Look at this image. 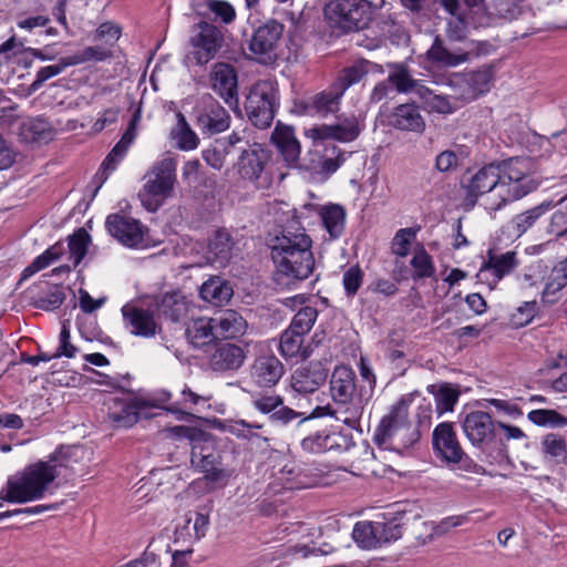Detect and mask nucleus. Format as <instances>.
I'll use <instances>...</instances> for the list:
<instances>
[{
  "mask_svg": "<svg viewBox=\"0 0 567 567\" xmlns=\"http://www.w3.org/2000/svg\"><path fill=\"white\" fill-rule=\"evenodd\" d=\"M312 240L303 228L286 227L270 245L277 286L290 288L310 277L315 269Z\"/></svg>",
  "mask_w": 567,
  "mask_h": 567,
  "instance_id": "nucleus-1",
  "label": "nucleus"
},
{
  "mask_svg": "<svg viewBox=\"0 0 567 567\" xmlns=\"http://www.w3.org/2000/svg\"><path fill=\"white\" fill-rule=\"evenodd\" d=\"M68 467L63 449L52 453L47 461L27 466L22 472L9 477L7 486L0 491V498L10 503H27L44 496L49 485Z\"/></svg>",
  "mask_w": 567,
  "mask_h": 567,
  "instance_id": "nucleus-2",
  "label": "nucleus"
},
{
  "mask_svg": "<svg viewBox=\"0 0 567 567\" xmlns=\"http://www.w3.org/2000/svg\"><path fill=\"white\" fill-rule=\"evenodd\" d=\"M420 436V430L409 422L406 408L401 400L381 419L374 431L373 442L379 447L403 454Z\"/></svg>",
  "mask_w": 567,
  "mask_h": 567,
  "instance_id": "nucleus-3",
  "label": "nucleus"
},
{
  "mask_svg": "<svg viewBox=\"0 0 567 567\" xmlns=\"http://www.w3.org/2000/svg\"><path fill=\"white\" fill-rule=\"evenodd\" d=\"M495 165L499 169V202L494 209L518 200L538 187V183L532 177L529 158L512 157Z\"/></svg>",
  "mask_w": 567,
  "mask_h": 567,
  "instance_id": "nucleus-4",
  "label": "nucleus"
},
{
  "mask_svg": "<svg viewBox=\"0 0 567 567\" xmlns=\"http://www.w3.org/2000/svg\"><path fill=\"white\" fill-rule=\"evenodd\" d=\"M145 183L138 193L142 205L152 213L158 210L173 196L176 183V161L165 157L156 162L144 176Z\"/></svg>",
  "mask_w": 567,
  "mask_h": 567,
  "instance_id": "nucleus-5",
  "label": "nucleus"
},
{
  "mask_svg": "<svg viewBox=\"0 0 567 567\" xmlns=\"http://www.w3.org/2000/svg\"><path fill=\"white\" fill-rule=\"evenodd\" d=\"M324 16L331 28L358 31L369 24L371 7L368 0H333L326 6Z\"/></svg>",
  "mask_w": 567,
  "mask_h": 567,
  "instance_id": "nucleus-6",
  "label": "nucleus"
},
{
  "mask_svg": "<svg viewBox=\"0 0 567 567\" xmlns=\"http://www.w3.org/2000/svg\"><path fill=\"white\" fill-rule=\"evenodd\" d=\"M433 449L437 456L449 464H456L457 468L467 473L480 474L483 468L464 453L453 424L440 423L433 431Z\"/></svg>",
  "mask_w": 567,
  "mask_h": 567,
  "instance_id": "nucleus-7",
  "label": "nucleus"
},
{
  "mask_svg": "<svg viewBox=\"0 0 567 567\" xmlns=\"http://www.w3.org/2000/svg\"><path fill=\"white\" fill-rule=\"evenodd\" d=\"M284 31L285 25L274 19L259 25L249 40L251 59L262 65H274L281 54Z\"/></svg>",
  "mask_w": 567,
  "mask_h": 567,
  "instance_id": "nucleus-8",
  "label": "nucleus"
},
{
  "mask_svg": "<svg viewBox=\"0 0 567 567\" xmlns=\"http://www.w3.org/2000/svg\"><path fill=\"white\" fill-rule=\"evenodd\" d=\"M461 187L464 192V202L470 207L488 192H494V196L499 199V169L495 163H491L475 172L467 171L461 179Z\"/></svg>",
  "mask_w": 567,
  "mask_h": 567,
  "instance_id": "nucleus-9",
  "label": "nucleus"
},
{
  "mask_svg": "<svg viewBox=\"0 0 567 567\" xmlns=\"http://www.w3.org/2000/svg\"><path fill=\"white\" fill-rule=\"evenodd\" d=\"M225 42L224 32L217 25L200 21L189 39L192 54L197 64H206L216 56Z\"/></svg>",
  "mask_w": 567,
  "mask_h": 567,
  "instance_id": "nucleus-10",
  "label": "nucleus"
},
{
  "mask_svg": "<svg viewBox=\"0 0 567 567\" xmlns=\"http://www.w3.org/2000/svg\"><path fill=\"white\" fill-rule=\"evenodd\" d=\"M275 92L268 83L252 86L246 97L245 111L249 121L259 128L270 126L275 117Z\"/></svg>",
  "mask_w": 567,
  "mask_h": 567,
  "instance_id": "nucleus-11",
  "label": "nucleus"
},
{
  "mask_svg": "<svg viewBox=\"0 0 567 567\" xmlns=\"http://www.w3.org/2000/svg\"><path fill=\"white\" fill-rule=\"evenodd\" d=\"M518 264L516 251L501 252L497 249H489L477 278L481 282L487 284L489 289H494L497 282L509 275Z\"/></svg>",
  "mask_w": 567,
  "mask_h": 567,
  "instance_id": "nucleus-12",
  "label": "nucleus"
},
{
  "mask_svg": "<svg viewBox=\"0 0 567 567\" xmlns=\"http://www.w3.org/2000/svg\"><path fill=\"white\" fill-rule=\"evenodd\" d=\"M209 85L231 109L238 105V74L234 65L217 62L209 72Z\"/></svg>",
  "mask_w": 567,
  "mask_h": 567,
  "instance_id": "nucleus-13",
  "label": "nucleus"
},
{
  "mask_svg": "<svg viewBox=\"0 0 567 567\" xmlns=\"http://www.w3.org/2000/svg\"><path fill=\"white\" fill-rule=\"evenodd\" d=\"M463 431L468 441L481 450L487 449L496 437L497 424L484 411L468 413L462 423Z\"/></svg>",
  "mask_w": 567,
  "mask_h": 567,
  "instance_id": "nucleus-14",
  "label": "nucleus"
},
{
  "mask_svg": "<svg viewBox=\"0 0 567 567\" xmlns=\"http://www.w3.org/2000/svg\"><path fill=\"white\" fill-rule=\"evenodd\" d=\"M230 116L227 111L210 95L203 99L197 107L196 125L202 134L214 135L229 127Z\"/></svg>",
  "mask_w": 567,
  "mask_h": 567,
  "instance_id": "nucleus-15",
  "label": "nucleus"
},
{
  "mask_svg": "<svg viewBox=\"0 0 567 567\" xmlns=\"http://www.w3.org/2000/svg\"><path fill=\"white\" fill-rule=\"evenodd\" d=\"M105 226L114 238L127 247H138L144 241L143 226L135 218L111 214L106 218Z\"/></svg>",
  "mask_w": 567,
  "mask_h": 567,
  "instance_id": "nucleus-16",
  "label": "nucleus"
},
{
  "mask_svg": "<svg viewBox=\"0 0 567 567\" xmlns=\"http://www.w3.org/2000/svg\"><path fill=\"white\" fill-rule=\"evenodd\" d=\"M285 373L282 362L272 353L258 355L249 369V378L258 388H272Z\"/></svg>",
  "mask_w": 567,
  "mask_h": 567,
  "instance_id": "nucleus-17",
  "label": "nucleus"
},
{
  "mask_svg": "<svg viewBox=\"0 0 567 567\" xmlns=\"http://www.w3.org/2000/svg\"><path fill=\"white\" fill-rule=\"evenodd\" d=\"M310 136L313 141H338L349 143L354 141L361 133V127L357 117L339 118L336 124H321L310 128Z\"/></svg>",
  "mask_w": 567,
  "mask_h": 567,
  "instance_id": "nucleus-18",
  "label": "nucleus"
},
{
  "mask_svg": "<svg viewBox=\"0 0 567 567\" xmlns=\"http://www.w3.org/2000/svg\"><path fill=\"white\" fill-rule=\"evenodd\" d=\"M142 118V107L138 105L130 122L128 125L123 133L121 140L114 145V147L111 150V152L107 154L105 159L102 163V174L104 175L103 181H106L109 175L115 171L118 163L124 158L126 155L130 146L133 144L137 136V127L140 125Z\"/></svg>",
  "mask_w": 567,
  "mask_h": 567,
  "instance_id": "nucleus-19",
  "label": "nucleus"
},
{
  "mask_svg": "<svg viewBox=\"0 0 567 567\" xmlns=\"http://www.w3.org/2000/svg\"><path fill=\"white\" fill-rule=\"evenodd\" d=\"M269 159L270 153L261 144L254 143L241 151L234 167L241 178L254 182L260 177Z\"/></svg>",
  "mask_w": 567,
  "mask_h": 567,
  "instance_id": "nucleus-20",
  "label": "nucleus"
},
{
  "mask_svg": "<svg viewBox=\"0 0 567 567\" xmlns=\"http://www.w3.org/2000/svg\"><path fill=\"white\" fill-rule=\"evenodd\" d=\"M328 370L320 361L299 367L291 375V388L300 394L316 392L327 380Z\"/></svg>",
  "mask_w": 567,
  "mask_h": 567,
  "instance_id": "nucleus-21",
  "label": "nucleus"
},
{
  "mask_svg": "<svg viewBox=\"0 0 567 567\" xmlns=\"http://www.w3.org/2000/svg\"><path fill=\"white\" fill-rule=\"evenodd\" d=\"M246 359L244 349L228 342L215 343L208 355V365L215 372L238 370Z\"/></svg>",
  "mask_w": 567,
  "mask_h": 567,
  "instance_id": "nucleus-22",
  "label": "nucleus"
},
{
  "mask_svg": "<svg viewBox=\"0 0 567 567\" xmlns=\"http://www.w3.org/2000/svg\"><path fill=\"white\" fill-rule=\"evenodd\" d=\"M122 315L125 326L135 336L144 338L154 337L159 328L152 311L134 303L124 305L122 307Z\"/></svg>",
  "mask_w": 567,
  "mask_h": 567,
  "instance_id": "nucleus-23",
  "label": "nucleus"
},
{
  "mask_svg": "<svg viewBox=\"0 0 567 567\" xmlns=\"http://www.w3.org/2000/svg\"><path fill=\"white\" fill-rule=\"evenodd\" d=\"M355 373L347 365H337L330 378V393L334 404L347 403L359 398L355 394Z\"/></svg>",
  "mask_w": 567,
  "mask_h": 567,
  "instance_id": "nucleus-24",
  "label": "nucleus"
},
{
  "mask_svg": "<svg viewBox=\"0 0 567 567\" xmlns=\"http://www.w3.org/2000/svg\"><path fill=\"white\" fill-rule=\"evenodd\" d=\"M343 92L338 90L336 84L331 83L323 91L315 94L305 102L303 110L308 114L328 116L336 114L340 110Z\"/></svg>",
  "mask_w": 567,
  "mask_h": 567,
  "instance_id": "nucleus-25",
  "label": "nucleus"
},
{
  "mask_svg": "<svg viewBox=\"0 0 567 567\" xmlns=\"http://www.w3.org/2000/svg\"><path fill=\"white\" fill-rule=\"evenodd\" d=\"M145 406L141 400H122L112 398L109 402V419L117 427L133 426L140 417V411Z\"/></svg>",
  "mask_w": 567,
  "mask_h": 567,
  "instance_id": "nucleus-26",
  "label": "nucleus"
},
{
  "mask_svg": "<svg viewBox=\"0 0 567 567\" xmlns=\"http://www.w3.org/2000/svg\"><path fill=\"white\" fill-rule=\"evenodd\" d=\"M367 401L368 399H363L362 394L359 393V398L350 400L347 403L336 404V409L331 405L318 406L316 409V414L319 416L332 415L350 427H355L363 414Z\"/></svg>",
  "mask_w": 567,
  "mask_h": 567,
  "instance_id": "nucleus-27",
  "label": "nucleus"
},
{
  "mask_svg": "<svg viewBox=\"0 0 567 567\" xmlns=\"http://www.w3.org/2000/svg\"><path fill=\"white\" fill-rule=\"evenodd\" d=\"M389 124L396 130L415 133H422L425 128V121L419 106L411 103L394 107L389 116Z\"/></svg>",
  "mask_w": 567,
  "mask_h": 567,
  "instance_id": "nucleus-28",
  "label": "nucleus"
},
{
  "mask_svg": "<svg viewBox=\"0 0 567 567\" xmlns=\"http://www.w3.org/2000/svg\"><path fill=\"white\" fill-rule=\"evenodd\" d=\"M158 313L173 322H179L188 315L189 303L181 291L165 292L156 297Z\"/></svg>",
  "mask_w": 567,
  "mask_h": 567,
  "instance_id": "nucleus-29",
  "label": "nucleus"
},
{
  "mask_svg": "<svg viewBox=\"0 0 567 567\" xmlns=\"http://www.w3.org/2000/svg\"><path fill=\"white\" fill-rule=\"evenodd\" d=\"M233 295L231 284L219 276H212L199 288L200 298L215 307L227 305Z\"/></svg>",
  "mask_w": 567,
  "mask_h": 567,
  "instance_id": "nucleus-30",
  "label": "nucleus"
},
{
  "mask_svg": "<svg viewBox=\"0 0 567 567\" xmlns=\"http://www.w3.org/2000/svg\"><path fill=\"white\" fill-rule=\"evenodd\" d=\"M18 52H22L25 54L23 59V64L25 68L31 65L32 59H39L41 61H50L54 59V55L51 54L45 49H34V48H24L23 41H18L14 35L9 38L2 44H0V64L3 62H8L12 55H16Z\"/></svg>",
  "mask_w": 567,
  "mask_h": 567,
  "instance_id": "nucleus-31",
  "label": "nucleus"
},
{
  "mask_svg": "<svg viewBox=\"0 0 567 567\" xmlns=\"http://www.w3.org/2000/svg\"><path fill=\"white\" fill-rule=\"evenodd\" d=\"M233 248L230 234L224 229L217 230L208 244L207 261L219 268L226 267L231 259Z\"/></svg>",
  "mask_w": 567,
  "mask_h": 567,
  "instance_id": "nucleus-32",
  "label": "nucleus"
},
{
  "mask_svg": "<svg viewBox=\"0 0 567 567\" xmlns=\"http://www.w3.org/2000/svg\"><path fill=\"white\" fill-rule=\"evenodd\" d=\"M472 51L457 50L451 52L440 37H435L433 44L426 52V58L433 64L443 68H455L470 61Z\"/></svg>",
  "mask_w": 567,
  "mask_h": 567,
  "instance_id": "nucleus-33",
  "label": "nucleus"
},
{
  "mask_svg": "<svg viewBox=\"0 0 567 567\" xmlns=\"http://www.w3.org/2000/svg\"><path fill=\"white\" fill-rule=\"evenodd\" d=\"M271 141L288 165L297 163L300 156V144L292 127L277 125L271 134Z\"/></svg>",
  "mask_w": 567,
  "mask_h": 567,
  "instance_id": "nucleus-34",
  "label": "nucleus"
},
{
  "mask_svg": "<svg viewBox=\"0 0 567 567\" xmlns=\"http://www.w3.org/2000/svg\"><path fill=\"white\" fill-rule=\"evenodd\" d=\"M215 333L218 339H235L245 333L247 322L240 313L228 309L213 317Z\"/></svg>",
  "mask_w": 567,
  "mask_h": 567,
  "instance_id": "nucleus-35",
  "label": "nucleus"
},
{
  "mask_svg": "<svg viewBox=\"0 0 567 567\" xmlns=\"http://www.w3.org/2000/svg\"><path fill=\"white\" fill-rule=\"evenodd\" d=\"M213 318L200 317L193 319L186 327V338L188 342L197 349H203L218 340L215 333Z\"/></svg>",
  "mask_w": 567,
  "mask_h": 567,
  "instance_id": "nucleus-36",
  "label": "nucleus"
},
{
  "mask_svg": "<svg viewBox=\"0 0 567 567\" xmlns=\"http://www.w3.org/2000/svg\"><path fill=\"white\" fill-rule=\"evenodd\" d=\"M320 218L330 239H338L344 231L346 210L341 205L329 204L320 208Z\"/></svg>",
  "mask_w": 567,
  "mask_h": 567,
  "instance_id": "nucleus-37",
  "label": "nucleus"
},
{
  "mask_svg": "<svg viewBox=\"0 0 567 567\" xmlns=\"http://www.w3.org/2000/svg\"><path fill=\"white\" fill-rule=\"evenodd\" d=\"M392 71L389 73L388 79L391 82L393 89L398 93H411L420 95V90L424 85L421 81L413 79L409 69L401 63L393 64Z\"/></svg>",
  "mask_w": 567,
  "mask_h": 567,
  "instance_id": "nucleus-38",
  "label": "nucleus"
},
{
  "mask_svg": "<svg viewBox=\"0 0 567 567\" xmlns=\"http://www.w3.org/2000/svg\"><path fill=\"white\" fill-rule=\"evenodd\" d=\"M567 286V258L558 262L550 271L542 293L544 303L553 305L557 301V292Z\"/></svg>",
  "mask_w": 567,
  "mask_h": 567,
  "instance_id": "nucleus-39",
  "label": "nucleus"
},
{
  "mask_svg": "<svg viewBox=\"0 0 567 567\" xmlns=\"http://www.w3.org/2000/svg\"><path fill=\"white\" fill-rule=\"evenodd\" d=\"M176 125L171 131V137L176 142V146L183 151L195 150L199 140L196 133L190 128L183 113L176 114Z\"/></svg>",
  "mask_w": 567,
  "mask_h": 567,
  "instance_id": "nucleus-40",
  "label": "nucleus"
},
{
  "mask_svg": "<svg viewBox=\"0 0 567 567\" xmlns=\"http://www.w3.org/2000/svg\"><path fill=\"white\" fill-rule=\"evenodd\" d=\"M305 336L287 328L280 337L279 350L282 357L286 359L300 357L306 360L309 357V352L302 347Z\"/></svg>",
  "mask_w": 567,
  "mask_h": 567,
  "instance_id": "nucleus-41",
  "label": "nucleus"
},
{
  "mask_svg": "<svg viewBox=\"0 0 567 567\" xmlns=\"http://www.w3.org/2000/svg\"><path fill=\"white\" fill-rule=\"evenodd\" d=\"M261 427V424H251L247 423L244 420H239L235 421L230 425L229 431L238 439L247 440L252 446H256L258 449H266L269 445V439L255 431L256 429Z\"/></svg>",
  "mask_w": 567,
  "mask_h": 567,
  "instance_id": "nucleus-42",
  "label": "nucleus"
},
{
  "mask_svg": "<svg viewBox=\"0 0 567 567\" xmlns=\"http://www.w3.org/2000/svg\"><path fill=\"white\" fill-rule=\"evenodd\" d=\"M542 452L556 464H565L567 461V442L557 433H548L542 440Z\"/></svg>",
  "mask_w": 567,
  "mask_h": 567,
  "instance_id": "nucleus-43",
  "label": "nucleus"
},
{
  "mask_svg": "<svg viewBox=\"0 0 567 567\" xmlns=\"http://www.w3.org/2000/svg\"><path fill=\"white\" fill-rule=\"evenodd\" d=\"M464 75L466 81L470 83V87L475 91V99L491 90V84L494 80L493 66L484 65L477 70L464 72Z\"/></svg>",
  "mask_w": 567,
  "mask_h": 567,
  "instance_id": "nucleus-44",
  "label": "nucleus"
},
{
  "mask_svg": "<svg viewBox=\"0 0 567 567\" xmlns=\"http://www.w3.org/2000/svg\"><path fill=\"white\" fill-rule=\"evenodd\" d=\"M427 390L435 398L436 412L439 415L452 411L458 400V391L450 384H442L439 388L436 385H430Z\"/></svg>",
  "mask_w": 567,
  "mask_h": 567,
  "instance_id": "nucleus-45",
  "label": "nucleus"
},
{
  "mask_svg": "<svg viewBox=\"0 0 567 567\" xmlns=\"http://www.w3.org/2000/svg\"><path fill=\"white\" fill-rule=\"evenodd\" d=\"M113 58V52L105 45L86 47L81 51L69 56L71 65L83 64L86 62H102Z\"/></svg>",
  "mask_w": 567,
  "mask_h": 567,
  "instance_id": "nucleus-46",
  "label": "nucleus"
},
{
  "mask_svg": "<svg viewBox=\"0 0 567 567\" xmlns=\"http://www.w3.org/2000/svg\"><path fill=\"white\" fill-rule=\"evenodd\" d=\"M68 239L70 259L73 261V267H76L87 252L91 237L84 228H79L73 235L69 236Z\"/></svg>",
  "mask_w": 567,
  "mask_h": 567,
  "instance_id": "nucleus-47",
  "label": "nucleus"
},
{
  "mask_svg": "<svg viewBox=\"0 0 567 567\" xmlns=\"http://www.w3.org/2000/svg\"><path fill=\"white\" fill-rule=\"evenodd\" d=\"M347 156L338 146L331 145L324 147V153L319 161V172L324 176H330L346 162Z\"/></svg>",
  "mask_w": 567,
  "mask_h": 567,
  "instance_id": "nucleus-48",
  "label": "nucleus"
},
{
  "mask_svg": "<svg viewBox=\"0 0 567 567\" xmlns=\"http://www.w3.org/2000/svg\"><path fill=\"white\" fill-rule=\"evenodd\" d=\"M527 419L538 426L565 427L567 426V417L558 413L556 410L538 409L527 414Z\"/></svg>",
  "mask_w": 567,
  "mask_h": 567,
  "instance_id": "nucleus-49",
  "label": "nucleus"
},
{
  "mask_svg": "<svg viewBox=\"0 0 567 567\" xmlns=\"http://www.w3.org/2000/svg\"><path fill=\"white\" fill-rule=\"evenodd\" d=\"M334 444V434H331L327 430L310 434L301 442L302 449L311 453H321L331 450Z\"/></svg>",
  "mask_w": 567,
  "mask_h": 567,
  "instance_id": "nucleus-50",
  "label": "nucleus"
},
{
  "mask_svg": "<svg viewBox=\"0 0 567 567\" xmlns=\"http://www.w3.org/2000/svg\"><path fill=\"white\" fill-rule=\"evenodd\" d=\"M352 537L364 549L380 546L377 533H374V522H358L353 527Z\"/></svg>",
  "mask_w": 567,
  "mask_h": 567,
  "instance_id": "nucleus-51",
  "label": "nucleus"
},
{
  "mask_svg": "<svg viewBox=\"0 0 567 567\" xmlns=\"http://www.w3.org/2000/svg\"><path fill=\"white\" fill-rule=\"evenodd\" d=\"M205 4L214 22L230 24L235 21L236 10L228 1L207 0Z\"/></svg>",
  "mask_w": 567,
  "mask_h": 567,
  "instance_id": "nucleus-52",
  "label": "nucleus"
},
{
  "mask_svg": "<svg viewBox=\"0 0 567 567\" xmlns=\"http://www.w3.org/2000/svg\"><path fill=\"white\" fill-rule=\"evenodd\" d=\"M367 69L364 63H358L348 68H344L338 75V78L333 81V84L338 87V90L346 93V91L353 84L360 82L362 78L367 74Z\"/></svg>",
  "mask_w": 567,
  "mask_h": 567,
  "instance_id": "nucleus-53",
  "label": "nucleus"
},
{
  "mask_svg": "<svg viewBox=\"0 0 567 567\" xmlns=\"http://www.w3.org/2000/svg\"><path fill=\"white\" fill-rule=\"evenodd\" d=\"M317 317V309L315 307L306 306L293 316L288 328L302 336H306L313 327Z\"/></svg>",
  "mask_w": 567,
  "mask_h": 567,
  "instance_id": "nucleus-54",
  "label": "nucleus"
},
{
  "mask_svg": "<svg viewBox=\"0 0 567 567\" xmlns=\"http://www.w3.org/2000/svg\"><path fill=\"white\" fill-rule=\"evenodd\" d=\"M280 480L285 481L289 488H305L311 485L310 480L296 463L286 464L280 471Z\"/></svg>",
  "mask_w": 567,
  "mask_h": 567,
  "instance_id": "nucleus-55",
  "label": "nucleus"
},
{
  "mask_svg": "<svg viewBox=\"0 0 567 567\" xmlns=\"http://www.w3.org/2000/svg\"><path fill=\"white\" fill-rule=\"evenodd\" d=\"M419 230L420 226L399 229L391 243L392 252L399 257H406L410 252L411 243Z\"/></svg>",
  "mask_w": 567,
  "mask_h": 567,
  "instance_id": "nucleus-56",
  "label": "nucleus"
},
{
  "mask_svg": "<svg viewBox=\"0 0 567 567\" xmlns=\"http://www.w3.org/2000/svg\"><path fill=\"white\" fill-rule=\"evenodd\" d=\"M411 266L414 269L413 279L430 278L435 272V267L432 261V257L427 254L424 247H421L413 258L411 259Z\"/></svg>",
  "mask_w": 567,
  "mask_h": 567,
  "instance_id": "nucleus-57",
  "label": "nucleus"
},
{
  "mask_svg": "<svg viewBox=\"0 0 567 567\" xmlns=\"http://www.w3.org/2000/svg\"><path fill=\"white\" fill-rule=\"evenodd\" d=\"M549 208H551V203H542L538 206H535L522 214H518L513 220L516 231L518 234L525 233Z\"/></svg>",
  "mask_w": 567,
  "mask_h": 567,
  "instance_id": "nucleus-58",
  "label": "nucleus"
},
{
  "mask_svg": "<svg viewBox=\"0 0 567 567\" xmlns=\"http://www.w3.org/2000/svg\"><path fill=\"white\" fill-rule=\"evenodd\" d=\"M65 292L63 287L53 286L49 289V291L33 301V306L37 309L43 311H53L61 307V305L65 300Z\"/></svg>",
  "mask_w": 567,
  "mask_h": 567,
  "instance_id": "nucleus-59",
  "label": "nucleus"
},
{
  "mask_svg": "<svg viewBox=\"0 0 567 567\" xmlns=\"http://www.w3.org/2000/svg\"><path fill=\"white\" fill-rule=\"evenodd\" d=\"M420 90V99L423 100L425 105L433 112L449 114L453 112V107L449 99L441 94H435L431 89L424 85Z\"/></svg>",
  "mask_w": 567,
  "mask_h": 567,
  "instance_id": "nucleus-60",
  "label": "nucleus"
},
{
  "mask_svg": "<svg viewBox=\"0 0 567 567\" xmlns=\"http://www.w3.org/2000/svg\"><path fill=\"white\" fill-rule=\"evenodd\" d=\"M68 66H72V65L69 63V56H65V58L60 59L59 63H56V64L41 68L37 72L35 80L30 85V89L32 91L39 90L45 81H48L49 79H51L53 76L59 75Z\"/></svg>",
  "mask_w": 567,
  "mask_h": 567,
  "instance_id": "nucleus-61",
  "label": "nucleus"
},
{
  "mask_svg": "<svg viewBox=\"0 0 567 567\" xmlns=\"http://www.w3.org/2000/svg\"><path fill=\"white\" fill-rule=\"evenodd\" d=\"M227 154L226 143L216 141L215 145L203 151V158L210 167L221 169Z\"/></svg>",
  "mask_w": 567,
  "mask_h": 567,
  "instance_id": "nucleus-62",
  "label": "nucleus"
},
{
  "mask_svg": "<svg viewBox=\"0 0 567 567\" xmlns=\"http://www.w3.org/2000/svg\"><path fill=\"white\" fill-rule=\"evenodd\" d=\"M363 276L364 274L358 265L351 266L344 270L342 284L348 297H353L357 295L359 288L362 285Z\"/></svg>",
  "mask_w": 567,
  "mask_h": 567,
  "instance_id": "nucleus-63",
  "label": "nucleus"
},
{
  "mask_svg": "<svg viewBox=\"0 0 567 567\" xmlns=\"http://www.w3.org/2000/svg\"><path fill=\"white\" fill-rule=\"evenodd\" d=\"M374 533H377L380 546L396 540L402 536L401 526L393 522H374Z\"/></svg>",
  "mask_w": 567,
  "mask_h": 567,
  "instance_id": "nucleus-64",
  "label": "nucleus"
}]
</instances>
